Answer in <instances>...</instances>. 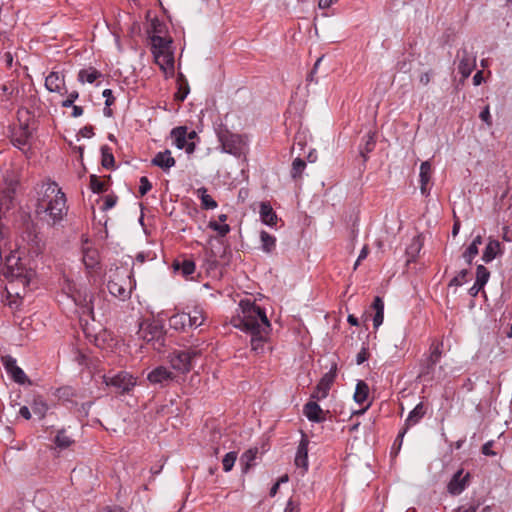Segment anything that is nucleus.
Here are the masks:
<instances>
[{
	"instance_id": "f257e3e1",
	"label": "nucleus",
	"mask_w": 512,
	"mask_h": 512,
	"mask_svg": "<svg viewBox=\"0 0 512 512\" xmlns=\"http://www.w3.org/2000/svg\"><path fill=\"white\" fill-rule=\"evenodd\" d=\"M239 307L241 314L234 316L231 323L235 328L250 334L252 351L261 354L271 331L265 310L248 299L241 300Z\"/></svg>"
},
{
	"instance_id": "f03ea898",
	"label": "nucleus",
	"mask_w": 512,
	"mask_h": 512,
	"mask_svg": "<svg viewBox=\"0 0 512 512\" xmlns=\"http://www.w3.org/2000/svg\"><path fill=\"white\" fill-rule=\"evenodd\" d=\"M214 131L220 143L222 152L231 154L237 158L246 154L248 139L246 135L233 133L228 126L220 121L214 123Z\"/></svg>"
},
{
	"instance_id": "7ed1b4c3",
	"label": "nucleus",
	"mask_w": 512,
	"mask_h": 512,
	"mask_svg": "<svg viewBox=\"0 0 512 512\" xmlns=\"http://www.w3.org/2000/svg\"><path fill=\"white\" fill-rule=\"evenodd\" d=\"M132 282V274L124 268L117 267L110 270L107 289L112 296L121 301H126L131 297Z\"/></svg>"
},
{
	"instance_id": "20e7f679",
	"label": "nucleus",
	"mask_w": 512,
	"mask_h": 512,
	"mask_svg": "<svg viewBox=\"0 0 512 512\" xmlns=\"http://www.w3.org/2000/svg\"><path fill=\"white\" fill-rule=\"evenodd\" d=\"M55 199L49 200L47 203L36 204V214L50 225H55L63 220L66 216L68 207L66 205L65 194H54Z\"/></svg>"
},
{
	"instance_id": "39448f33",
	"label": "nucleus",
	"mask_w": 512,
	"mask_h": 512,
	"mask_svg": "<svg viewBox=\"0 0 512 512\" xmlns=\"http://www.w3.org/2000/svg\"><path fill=\"white\" fill-rule=\"evenodd\" d=\"M5 277L11 281L18 280L23 285L30 281V270H28L18 251H12L5 259Z\"/></svg>"
},
{
	"instance_id": "423d86ee",
	"label": "nucleus",
	"mask_w": 512,
	"mask_h": 512,
	"mask_svg": "<svg viewBox=\"0 0 512 512\" xmlns=\"http://www.w3.org/2000/svg\"><path fill=\"white\" fill-rule=\"evenodd\" d=\"M138 335L147 343H152L157 350L165 344V332L160 321L154 320L141 323Z\"/></svg>"
},
{
	"instance_id": "0eeeda50",
	"label": "nucleus",
	"mask_w": 512,
	"mask_h": 512,
	"mask_svg": "<svg viewBox=\"0 0 512 512\" xmlns=\"http://www.w3.org/2000/svg\"><path fill=\"white\" fill-rule=\"evenodd\" d=\"M106 386L113 388L117 394L129 393L136 385V378L127 371H119L113 375H104Z\"/></svg>"
},
{
	"instance_id": "6e6552de",
	"label": "nucleus",
	"mask_w": 512,
	"mask_h": 512,
	"mask_svg": "<svg viewBox=\"0 0 512 512\" xmlns=\"http://www.w3.org/2000/svg\"><path fill=\"white\" fill-rule=\"evenodd\" d=\"M200 355L197 348H188L186 350H175L169 356L170 364L173 369L187 373L192 369V360Z\"/></svg>"
},
{
	"instance_id": "1a4fd4ad",
	"label": "nucleus",
	"mask_w": 512,
	"mask_h": 512,
	"mask_svg": "<svg viewBox=\"0 0 512 512\" xmlns=\"http://www.w3.org/2000/svg\"><path fill=\"white\" fill-rule=\"evenodd\" d=\"M456 60L458 61L457 69L459 73L463 79L468 78L476 67V54L473 46L464 45L461 47L457 51Z\"/></svg>"
},
{
	"instance_id": "9d476101",
	"label": "nucleus",
	"mask_w": 512,
	"mask_h": 512,
	"mask_svg": "<svg viewBox=\"0 0 512 512\" xmlns=\"http://www.w3.org/2000/svg\"><path fill=\"white\" fill-rule=\"evenodd\" d=\"M336 377V369L330 370L318 382L314 391L311 394V398L314 400H321L328 396L329 390L335 380Z\"/></svg>"
},
{
	"instance_id": "9b49d317",
	"label": "nucleus",
	"mask_w": 512,
	"mask_h": 512,
	"mask_svg": "<svg viewBox=\"0 0 512 512\" xmlns=\"http://www.w3.org/2000/svg\"><path fill=\"white\" fill-rule=\"evenodd\" d=\"M54 194H58V196L63 194L58 184L50 180L43 182L37 190L36 204H42L44 202L47 203L49 200L55 199V197H53Z\"/></svg>"
},
{
	"instance_id": "f8f14e48",
	"label": "nucleus",
	"mask_w": 512,
	"mask_h": 512,
	"mask_svg": "<svg viewBox=\"0 0 512 512\" xmlns=\"http://www.w3.org/2000/svg\"><path fill=\"white\" fill-rule=\"evenodd\" d=\"M45 87L49 92L67 93L64 74L52 71L45 79Z\"/></svg>"
},
{
	"instance_id": "ddd939ff",
	"label": "nucleus",
	"mask_w": 512,
	"mask_h": 512,
	"mask_svg": "<svg viewBox=\"0 0 512 512\" xmlns=\"http://www.w3.org/2000/svg\"><path fill=\"white\" fill-rule=\"evenodd\" d=\"M32 137V132L27 124L21 125L20 129L12 135L11 142L18 149L26 152L30 149L29 140Z\"/></svg>"
},
{
	"instance_id": "4468645a",
	"label": "nucleus",
	"mask_w": 512,
	"mask_h": 512,
	"mask_svg": "<svg viewBox=\"0 0 512 512\" xmlns=\"http://www.w3.org/2000/svg\"><path fill=\"white\" fill-rule=\"evenodd\" d=\"M470 478V474L466 473L463 475V470H458L448 483L447 489L448 492L452 495H459L461 494L466 486L468 485V481Z\"/></svg>"
},
{
	"instance_id": "2eb2a0df",
	"label": "nucleus",
	"mask_w": 512,
	"mask_h": 512,
	"mask_svg": "<svg viewBox=\"0 0 512 512\" xmlns=\"http://www.w3.org/2000/svg\"><path fill=\"white\" fill-rule=\"evenodd\" d=\"M147 379L152 384H160L164 386L174 379V375L168 368L158 366L148 374Z\"/></svg>"
},
{
	"instance_id": "dca6fc26",
	"label": "nucleus",
	"mask_w": 512,
	"mask_h": 512,
	"mask_svg": "<svg viewBox=\"0 0 512 512\" xmlns=\"http://www.w3.org/2000/svg\"><path fill=\"white\" fill-rule=\"evenodd\" d=\"M308 445L309 440L306 435H302V438L299 442L296 456H295V465L298 468H302L303 472L308 470L309 462H308Z\"/></svg>"
},
{
	"instance_id": "f3484780",
	"label": "nucleus",
	"mask_w": 512,
	"mask_h": 512,
	"mask_svg": "<svg viewBox=\"0 0 512 512\" xmlns=\"http://www.w3.org/2000/svg\"><path fill=\"white\" fill-rule=\"evenodd\" d=\"M303 413L311 422L321 423L325 421V415L322 408L316 401H309L303 407Z\"/></svg>"
},
{
	"instance_id": "a211bd4d",
	"label": "nucleus",
	"mask_w": 512,
	"mask_h": 512,
	"mask_svg": "<svg viewBox=\"0 0 512 512\" xmlns=\"http://www.w3.org/2000/svg\"><path fill=\"white\" fill-rule=\"evenodd\" d=\"M151 164L153 166L159 167L164 171L169 170L173 166H175L176 161L174 157H172L171 151L166 149L162 152H158L151 160Z\"/></svg>"
},
{
	"instance_id": "6ab92c4d",
	"label": "nucleus",
	"mask_w": 512,
	"mask_h": 512,
	"mask_svg": "<svg viewBox=\"0 0 512 512\" xmlns=\"http://www.w3.org/2000/svg\"><path fill=\"white\" fill-rule=\"evenodd\" d=\"M152 53L167 52L171 50L172 39L165 35H151Z\"/></svg>"
},
{
	"instance_id": "aec40b11",
	"label": "nucleus",
	"mask_w": 512,
	"mask_h": 512,
	"mask_svg": "<svg viewBox=\"0 0 512 512\" xmlns=\"http://www.w3.org/2000/svg\"><path fill=\"white\" fill-rule=\"evenodd\" d=\"M502 254L501 244L498 240L490 239L483 251L482 260L485 263H490L498 255Z\"/></svg>"
},
{
	"instance_id": "412c9836",
	"label": "nucleus",
	"mask_w": 512,
	"mask_h": 512,
	"mask_svg": "<svg viewBox=\"0 0 512 512\" xmlns=\"http://www.w3.org/2000/svg\"><path fill=\"white\" fill-rule=\"evenodd\" d=\"M153 55L155 58V62L160 66L162 70L170 72L174 71L173 51L159 52Z\"/></svg>"
},
{
	"instance_id": "4be33fe9",
	"label": "nucleus",
	"mask_w": 512,
	"mask_h": 512,
	"mask_svg": "<svg viewBox=\"0 0 512 512\" xmlns=\"http://www.w3.org/2000/svg\"><path fill=\"white\" fill-rule=\"evenodd\" d=\"M259 213L264 224L268 226L276 224L278 218L269 202H261Z\"/></svg>"
},
{
	"instance_id": "5701e85b",
	"label": "nucleus",
	"mask_w": 512,
	"mask_h": 512,
	"mask_svg": "<svg viewBox=\"0 0 512 512\" xmlns=\"http://www.w3.org/2000/svg\"><path fill=\"white\" fill-rule=\"evenodd\" d=\"M376 146V135L374 132H368L362 139V143L359 147L360 155L364 161L367 160L368 153L372 152Z\"/></svg>"
},
{
	"instance_id": "b1692460",
	"label": "nucleus",
	"mask_w": 512,
	"mask_h": 512,
	"mask_svg": "<svg viewBox=\"0 0 512 512\" xmlns=\"http://www.w3.org/2000/svg\"><path fill=\"white\" fill-rule=\"evenodd\" d=\"M426 414L425 406L422 402L418 403L412 411H410L406 421L405 426L407 427V430L413 426L416 425Z\"/></svg>"
},
{
	"instance_id": "393cba45",
	"label": "nucleus",
	"mask_w": 512,
	"mask_h": 512,
	"mask_svg": "<svg viewBox=\"0 0 512 512\" xmlns=\"http://www.w3.org/2000/svg\"><path fill=\"white\" fill-rule=\"evenodd\" d=\"M435 366L436 364H431L429 360H423L420 364L418 378L421 379L423 382L428 383L434 381Z\"/></svg>"
},
{
	"instance_id": "a878e982",
	"label": "nucleus",
	"mask_w": 512,
	"mask_h": 512,
	"mask_svg": "<svg viewBox=\"0 0 512 512\" xmlns=\"http://www.w3.org/2000/svg\"><path fill=\"white\" fill-rule=\"evenodd\" d=\"M189 315L186 312L176 313L169 318V325L175 330H185L189 327Z\"/></svg>"
},
{
	"instance_id": "bb28decb",
	"label": "nucleus",
	"mask_w": 512,
	"mask_h": 512,
	"mask_svg": "<svg viewBox=\"0 0 512 512\" xmlns=\"http://www.w3.org/2000/svg\"><path fill=\"white\" fill-rule=\"evenodd\" d=\"M372 308L375 310V315L373 317V326L377 329L384 320V302L381 297L376 296L372 303Z\"/></svg>"
},
{
	"instance_id": "cd10ccee",
	"label": "nucleus",
	"mask_w": 512,
	"mask_h": 512,
	"mask_svg": "<svg viewBox=\"0 0 512 512\" xmlns=\"http://www.w3.org/2000/svg\"><path fill=\"white\" fill-rule=\"evenodd\" d=\"M171 137L174 138V143L178 149H184L187 141V127L178 126L172 129Z\"/></svg>"
},
{
	"instance_id": "c85d7f7f",
	"label": "nucleus",
	"mask_w": 512,
	"mask_h": 512,
	"mask_svg": "<svg viewBox=\"0 0 512 512\" xmlns=\"http://www.w3.org/2000/svg\"><path fill=\"white\" fill-rule=\"evenodd\" d=\"M420 189L423 195L427 194V184L431 178V165L428 161L422 162L420 166Z\"/></svg>"
},
{
	"instance_id": "c756f323",
	"label": "nucleus",
	"mask_w": 512,
	"mask_h": 512,
	"mask_svg": "<svg viewBox=\"0 0 512 512\" xmlns=\"http://www.w3.org/2000/svg\"><path fill=\"white\" fill-rule=\"evenodd\" d=\"M102 76L101 72H99L94 67H89L87 69H81L78 73V81L81 83H90L92 84L98 78Z\"/></svg>"
},
{
	"instance_id": "7c9ffc66",
	"label": "nucleus",
	"mask_w": 512,
	"mask_h": 512,
	"mask_svg": "<svg viewBox=\"0 0 512 512\" xmlns=\"http://www.w3.org/2000/svg\"><path fill=\"white\" fill-rule=\"evenodd\" d=\"M83 263L87 269H94L99 264L97 250L87 248L83 251Z\"/></svg>"
},
{
	"instance_id": "2f4dec72",
	"label": "nucleus",
	"mask_w": 512,
	"mask_h": 512,
	"mask_svg": "<svg viewBox=\"0 0 512 512\" xmlns=\"http://www.w3.org/2000/svg\"><path fill=\"white\" fill-rule=\"evenodd\" d=\"M369 395V386L368 384L363 381L359 380L356 384V389L354 393V400L358 404H363Z\"/></svg>"
},
{
	"instance_id": "473e14b6",
	"label": "nucleus",
	"mask_w": 512,
	"mask_h": 512,
	"mask_svg": "<svg viewBox=\"0 0 512 512\" xmlns=\"http://www.w3.org/2000/svg\"><path fill=\"white\" fill-rule=\"evenodd\" d=\"M101 164L105 169H113L115 164V159L112 153V150L109 146L103 145L101 147Z\"/></svg>"
},
{
	"instance_id": "72a5a7b5",
	"label": "nucleus",
	"mask_w": 512,
	"mask_h": 512,
	"mask_svg": "<svg viewBox=\"0 0 512 512\" xmlns=\"http://www.w3.org/2000/svg\"><path fill=\"white\" fill-rule=\"evenodd\" d=\"M443 342L433 341L430 345V354L426 357L431 364H437L442 356Z\"/></svg>"
},
{
	"instance_id": "f704fd0d",
	"label": "nucleus",
	"mask_w": 512,
	"mask_h": 512,
	"mask_svg": "<svg viewBox=\"0 0 512 512\" xmlns=\"http://www.w3.org/2000/svg\"><path fill=\"white\" fill-rule=\"evenodd\" d=\"M260 239H261V247H262L263 251L270 253L275 249L276 238L274 236L270 235L266 231H261Z\"/></svg>"
},
{
	"instance_id": "c9c22d12",
	"label": "nucleus",
	"mask_w": 512,
	"mask_h": 512,
	"mask_svg": "<svg viewBox=\"0 0 512 512\" xmlns=\"http://www.w3.org/2000/svg\"><path fill=\"white\" fill-rule=\"evenodd\" d=\"M197 193L200 196L201 206L203 209L209 210V209H215L217 207V202L209 194H207L206 188H204V187L199 188L197 190Z\"/></svg>"
},
{
	"instance_id": "e433bc0d",
	"label": "nucleus",
	"mask_w": 512,
	"mask_h": 512,
	"mask_svg": "<svg viewBox=\"0 0 512 512\" xmlns=\"http://www.w3.org/2000/svg\"><path fill=\"white\" fill-rule=\"evenodd\" d=\"M257 452H258L257 449H249L242 454V456L240 458V462L243 466L242 471L244 473H246L250 469V467L253 465V461L256 458Z\"/></svg>"
},
{
	"instance_id": "4c0bfd02",
	"label": "nucleus",
	"mask_w": 512,
	"mask_h": 512,
	"mask_svg": "<svg viewBox=\"0 0 512 512\" xmlns=\"http://www.w3.org/2000/svg\"><path fill=\"white\" fill-rule=\"evenodd\" d=\"M173 266L175 270H180L182 275L185 277L195 272V263L190 259H185L181 263L175 262Z\"/></svg>"
},
{
	"instance_id": "58836bf2",
	"label": "nucleus",
	"mask_w": 512,
	"mask_h": 512,
	"mask_svg": "<svg viewBox=\"0 0 512 512\" xmlns=\"http://www.w3.org/2000/svg\"><path fill=\"white\" fill-rule=\"evenodd\" d=\"M31 409L35 415L39 417V419H43L48 411V406L46 402L42 398H35Z\"/></svg>"
},
{
	"instance_id": "ea45409f",
	"label": "nucleus",
	"mask_w": 512,
	"mask_h": 512,
	"mask_svg": "<svg viewBox=\"0 0 512 512\" xmlns=\"http://www.w3.org/2000/svg\"><path fill=\"white\" fill-rule=\"evenodd\" d=\"M489 277H490L489 270L483 265H478L477 269H476V280H475L476 286L484 287L485 284L488 282Z\"/></svg>"
},
{
	"instance_id": "a19ab883",
	"label": "nucleus",
	"mask_w": 512,
	"mask_h": 512,
	"mask_svg": "<svg viewBox=\"0 0 512 512\" xmlns=\"http://www.w3.org/2000/svg\"><path fill=\"white\" fill-rule=\"evenodd\" d=\"M189 315V318L191 319L189 321V327L197 328L203 324L204 316L201 309L198 307H195L191 312L187 313Z\"/></svg>"
},
{
	"instance_id": "79ce46f5",
	"label": "nucleus",
	"mask_w": 512,
	"mask_h": 512,
	"mask_svg": "<svg viewBox=\"0 0 512 512\" xmlns=\"http://www.w3.org/2000/svg\"><path fill=\"white\" fill-rule=\"evenodd\" d=\"M305 167H306V163L302 158H299V157L295 158L292 163L291 177L293 179L300 178Z\"/></svg>"
},
{
	"instance_id": "37998d69",
	"label": "nucleus",
	"mask_w": 512,
	"mask_h": 512,
	"mask_svg": "<svg viewBox=\"0 0 512 512\" xmlns=\"http://www.w3.org/2000/svg\"><path fill=\"white\" fill-rule=\"evenodd\" d=\"M73 443V440L70 436L66 434L64 430H61L57 433L55 437V444L62 449L68 448Z\"/></svg>"
},
{
	"instance_id": "c03bdc74",
	"label": "nucleus",
	"mask_w": 512,
	"mask_h": 512,
	"mask_svg": "<svg viewBox=\"0 0 512 512\" xmlns=\"http://www.w3.org/2000/svg\"><path fill=\"white\" fill-rule=\"evenodd\" d=\"M90 189L93 193H103L107 191V186L104 182L100 181L99 178L92 174L90 175Z\"/></svg>"
},
{
	"instance_id": "a18cd8bd",
	"label": "nucleus",
	"mask_w": 512,
	"mask_h": 512,
	"mask_svg": "<svg viewBox=\"0 0 512 512\" xmlns=\"http://www.w3.org/2000/svg\"><path fill=\"white\" fill-rule=\"evenodd\" d=\"M469 271L467 269H462L457 275H455L449 282V287H459L462 286L467 281V276Z\"/></svg>"
},
{
	"instance_id": "49530a36",
	"label": "nucleus",
	"mask_w": 512,
	"mask_h": 512,
	"mask_svg": "<svg viewBox=\"0 0 512 512\" xmlns=\"http://www.w3.org/2000/svg\"><path fill=\"white\" fill-rule=\"evenodd\" d=\"M237 459V453L234 452V451H231L229 453H227L224 458L222 459V465H223V470L225 472H229L232 470L234 464H235V461Z\"/></svg>"
},
{
	"instance_id": "de8ad7c7",
	"label": "nucleus",
	"mask_w": 512,
	"mask_h": 512,
	"mask_svg": "<svg viewBox=\"0 0 512 512\" xmlns=\"http://www.w3.org/2000/svg\"><path fill=\"white\" fill-rule=\"evenodd\" d=\"M208 227L216 231L220 237L226 236L231 230L228 224H219L216 221H210Z\"/></svg>"
},
{
	"instance_id": "09e8293b",
	"label": "nucleus",
	"mask_w": 512,
	"mask_h": 512,
	"mask_svg": "<svg viewBox=\"0 0 512 512\" xmlns=\"http://www.w3.org/2000/svg\"><path fill=\"white\" fill-rule=\"evenodd\" d=\"M9 375L18 384H25L26 382L30 383L25 372L19 366L14 368V370L11 371V373Z\"/></svg>"
},
{
	"instance_id": "8fccbe9b",
	"label": "nucleus",
	"mask_w": 512,
	"mask_h": 512,
	"mask_svg": "<svg viewBox=\"0 0 512 512\" xmlns=\"http://www.w3.org/2000/svg\"><path fill=\"white\" fill-rule=\"evenodd\" d=\"M166 32V25L159 21L158 19H154L151 22V33L152 35H164Z\"/></svg>"
},
{
	"instance_id": "3c124183",
	"label": "nucleus",
	"mask_w": 512,
	"mask_h": 512,
	"mask_svg": "<svg viewBox=\"0 0 512 512\" xmlns=\"http://www.w3.org/2000/svg\"><path fill=\"white\" fill-rule=\"evenodd\" d=\"M421 244L418 238H413L412 243L407 247L406 253L409 257L414 258L420 251Z\"/></svg>"
},
{
	"instance_id": "603ef678",
	"label": "nucleus",
	"mask_w": 512,
	"mask_h": 512,
	"mask_svg": "<svg viewBox=\"0 0 512 512\" xmlns=\"http://www.w3.org/2000/svg\"><path fill=\"white\" fill-rule=\"evenodd\" d=\"M478 254V248L475 245H469L464 251L462 257L465 259L467 264H471L474 257Z\"/></svg>"
},
{
	"instance_id": "864d4df0",
	"label": "nucleus",
	"mask_w": 512,
	"mask_h": 512,
	"mask_svg": "<svg viewBox=\"0 0 512 512\" xmlns=\"http://www.w3.org/2000/svg\"><path fill=\"white\" fill-rule=\"evenodd\" d=\"M2 362L8 374H10L11 371H13L14 368L17 367L16 359L10 355L3 356Z\"/></svg>"
},
{
	"instance_id": "5fc2aeb1",
	"label": "nucleus",
	"mask_w": 512,
	"mask_h": 512,
	"mask_svg": "<svg viewBox=\"0 0 512 512\" xmlns=\"http://www.w3.org/2000/svg\"><path fill=\"white\" fill-rule=\"evenodd\" d=\"M152 189V184L146 176L140 178L139 194L146 195Z\"/></svg>"
},
{
	"instance_id": "6e6d98bb",
	"label": "nucleus",
	"mask_w": 512,
	"mask_h": 512,
	"mask_svg": "<svg viewBox=\"0 0 512 512\" xmlns=\"http://www.w3.org/2000/svg\"><path fill=\"white\" fill-rule=\"evenodd\" d=\"M407 427H404L397 435L395 441H394V444H393V447L392 449L395 450V454H397L402 446V443H403V438L407 432Z\"/></svg>"
},
{
	"instance_id": "4d7b16f0",
	"label": "nucleus",
	"mask_w": 512,
	"mask_h": 512,
	"mask_svg": "<svg viewBox=\"0 0 512 512\" xmlns=\"http://www.w3.org/2000/svg\"><path fill=\"white\" fill-rule=\"evenodd\" d=\"M189 93V86L186 83L184 86H180L178 91L175 93V100L183 102Z\"/></svg>"
},
{
	"instance_id": "13d9d810",
	"label": "nucleus",
	"mask_w": 512,
	"mask_h": 512,
	"mask_svg": "<svg viewBox=\"0 0 512 512\" xmlns=\"http://www.w3.org/2000/svg\"><path fill=\"white\" fill-rule=\"evenodd\" d=\"M117 196L116 195H107L104 199V204L102 206L103 211H107L111 208H113L117 202Z\"/></svg>"
},
{
	"instance_id": "bf43d9fd",
	"label": "nucleus",
	"mask_w": 512,
	"mask_h": 512,
	"mask_svg": "<svg viewBox=\"0 0 512 512\" xmlns=\"http://www.w3.org/2000/svg\"><path fill=\"white\" fill-rule=\"evenodd\" d=\"M493 444H494V441H493V440L486 442V443L482 446V449H481L482 453H483L484 455H486V456H495V455H496V452H494V451L492 450V446H493Z\"/></svg>"
},
{
	"instance_id": "052dcab7",
	"label": "nucleus",
	"mask_w": 512,
	"mask_h": 512,
	"mask_svg": "<svg viewBox=\"0 0 512 512\" xmlns=\"http://www.w3.org/2000/svg\"><path fill=\"white\" fill-rule=\"evenodd\" d=\"M102 95L105 98V106H111L114 103L115 97L111 89H105Z\"/></svg>"
},
{
	"instance_id": "680f3d73",
	"label": "nucleus",
	"mask_w": 512,
	"mask_h": 512,
	"mask_svg": "<svg viewBox=\"0 0 512 512\" xmlns=\"http://www.w3.org/2000/svg\"><path fill=\"white\" fill-rule=\"evenodd\" d=\"M284 512H300L299 504L295 502L293 499H289Z\"/></svg>"
},
{
	"instance_id": "e2e57ef3",
	"label": "nucleus",
	"mask_w": 512,
	"mask_h": 512,
	"mask_svg": "<svg viewBox=\"0 0 512 512\" xmlns=\"http://www.w3.org/2000/svg\"><path fill=\"white\" fill-rule=\"evenodd\" d=\"M480 119L482 121H484L485 123H487L488 125H491L492 124V121H491V115H490V111H489V107L486 106L481 112H480V115H479Z\"/></svg>"
},
{
	"instance_id": "0e129e2a",
	"label": "nucleus",
	"mask_w": 512,
	"mask_h": 512,
	"mask_svg": "<svg viewBox=\"0 0 512 512\" xmlns=\"http://www.w3.org/2000/svg\"><path fill=\"white\" fill-rule=\"evenodd\" d=\"M368 351L366 348H362L361 351L356 356V363L358 365L364 363L368 359Z\"/></svg>"
},
{
	"instance_id": "69168bd1",
	"label": "nucleus",
	"mask_w": 512,
	"mask_h": 512,
	"mask_svg": "<svg viewBox=\"0 0 512 512\" xmlns=\"http://www.w3.org/2000/svg\"><path fill=\"white\" fill-rule=\"evenodd\" d=\"M433 75L432 71L424 72L420 75L419 81L422 85L426 86L430 83L431 77Z\"/></svg>"
},
{
	"instance_id": "338daca9",
	"label": "nucleus",
	"mask_w": 512,
	"mask_h": 512,
	"mask_svg": "<svg viewBox=\"0 0 512 512\" xmlns=\"http://www.w3.org/2000/svg\"><path fill=\"white\" fill-rule=\"evenodd\" d=\"M79 134L85 138H91L94 135L92 126H84L80 129Z\"/></svg>"
},
{
	"instance_id": "774afa93",
	"label": "nucleus",
	"mask_w": 512,
	"mask_h": 512,
	"mask_svg": "<svg viewBox=\"0 0 512 512\" xmlns=\"http://www.w3.org/2000/svg\"><path fill=\"white\" fill-rule=\"evenodd\" d=\"M104 512H127L124 508L119 506H108L105 508Z\"/></svg>"
}]
</instances>
